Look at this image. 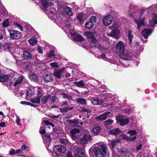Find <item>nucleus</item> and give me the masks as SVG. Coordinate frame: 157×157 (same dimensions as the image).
Wrapping results in <instances>:
<instances>
[{
  "label": "nucleus",
  "instance_id": "nucleus-8",
  "mask_svg": "<svg viewBox=\"0 0 157 157\" xmlns=\"http://www.w3.org/2000/svg\"><path fill=\"white\" fill-rule=\"evenodd\" d=\"M117 123L119 124L121 126H123L127 124L129 122V121L127 118L124 119L120 117H118L116 118Z\"/></svg>",
  "mask_w": 157,
  "mask_h": 157
},
{
  "label": "nucleus",
  "instance_id": "nucleus-34",
  "mask_svg": "<svg viewBox=\"0 0 157 157\" xmlns=\"http://www.w3.org/2000/svg\"><path fill=\"white\" fill-rule=\"evenodd\" d=\"M128 37L129 40V45H132V39L133 37V35L132 34V31L129 30L128 31Z\"/></svg>",
  "mask_w": 157,
  "mask_h": 157
},
{
  "label": "nucleus",
  "instance_id": "nucleus-27",
  "mask_svg": "<svg viewBox=\"0 0 157 157\" xmlns=\"http://www.w3.org/2000/svg\"><path fill=\"white\" fill-rule=\"evenodd\" d=\"M43 77L44 79V81L46 82H50L53 81V79L52 77L48 74H46L45 75H44Z\"/></svg>",
  "mask_w": 157,
  "mask_h": 157
},
{
  "label": "nucleus",
  "instance_id": "nucleus-40",
  "mask_svg": "<svg viewBox=\"0 0 157 157\" xmlns=\"http://www.w3.org/2000/svg\"><path fill=\"white\" fill-rule=\"evenodd\" d=\"M113 122V121L111 119H109L108 120L104 122V124L105 126L111 124Z\"/></svg>",
  "mask_w": 157,
  "mask_h": 157
},
{
  "label": "nucleus",
  "instance_id": "nucleus-62",
  "mask_svg": "<svg viewBox=\"0 0 157 157\" xmlns=\"http://www.w3.org/2000/svg\"><path fill=\"white\" fill-rule=\"evenodd\" d=\"M9 154L11 155H13L15 154V149H12V150L9 151Z\"/></svg>",
  "mask_w": 157,
  "mask_h": 157
},
{
  "label": "nucleus",
  "instance_id": "nucleus-42",
  "mask_svg": "<svg viewBox=\"0 0 157 157\" xmlns=\"http://www.w3.org/2000/svg\"><path fill=\"white\" fill-rule=\"evenodd\" d=\"M118 24L115 23H113L112 25L110 26L109 28L110 29H114L117 30V29L118 28Z\"/></svg>",
  "mask_w": 157,
  "mask_h": 157
},
{
  "label": "nucleus",
  "instance_id": "nucleus-20",
  "mask_svg": "<svg viewBox=\"0 0 157 157\" xmlns=\"http://www.w3.org/2000/svg\"><path fill=\"white\" fill-rule=\"evenodd\" d=\"M111 112L110 111H107L103 113L102 114L100 115L97 117V119L100 120H105L108 114H110Z\"/></svg>",
  "mask_w": 157,
  "mask_h": 157
},
{
  "label": "nucleus",
  "instance_id": "nucleus-25",
  "mask_svg": "<svg viewBox=\"0 0 157 157\" xmlns=\"http://www.w3.org/2000/svg\"><path fill=\"white\" fill-rule=\"evenodd\" d=\"M23 57L26 59L29 60L32 59V54L27 51H25L23 52Z\"/></svg>",
  "mask_w": 157,
  "mask_h": 157
},
{
  "label": "nucleus",
  "instance_id": "nucleus-50",
  "mask_svg": "<svg viewBox=\"0 0 157 157\" xmlns=\"http://www.w3.org/2000/svg\"><path fill=\"white\" fill-rule=\"evenodd\" d=\"M55 56V52L54 50L51 51L48 54V58L52 56Z\"/></svg>",
  "mask_w": 157,
  "mask_h": 157
},
{
  "label": "nucleus",
  "instance_id": "nucleus-54",
  "mask_svg": "<svg viewBox=\"0 0 157 157\" xmlns=\"http://www.w3.org/2000/svg\"><path fill=\"white\" fill-rule=\"evenodd\" d=\"M59 109L61 113H66L68 112V110L67 109L66 107L63 108H60Z\"/></svg>",
  "mask_w": 157,
  "mask_h": 157
},
{
  "label": "nucleus",
  "instance_id": "nucleus-22",
  "mask_svg": "<svg viewBox=\"0 0 157 157\" xmlns=\"http://www.w3.org/2000/svg\"><path fill=\"white\" fill-rule=\"evenodd\" d=\"M154 16H153V18L149 21V24L151 26H154L155 24H157V15L154 13Z\"/></svg>",
  "mask_w": 157,
  "mask_h": 157
},
{
  "label": "nucleus",
  "instance_id": "nucleus-7",
  "mask_svg": "<svg viewBox=\"0 0 157 157\" xmlns=\"http://www.w3.org/2000/svg\"><path fill=\"white\" fill-rule=\"evenodd\" d=\"M85 34L87 36L88 39L90 40V43L92 44H95V41H97L94 32L91 31L86 32Z\"/></svg>",
  "mask_w": 157,
  "mask_h": 157
},
{
  "label": "nucleus",
  "instance_id": "nucleus-53",
  "mask_svg": "<svg viewBox=\"0 0 157 157\" xmlns=\"http://www.w3.org/2000/svg\"><path fill=\"white\" fill-rule=\"evenodd\" d=\"M110 145L113 148H114L117 144V141L116 140H114L111 141V142Z\"/></svg>",
  "mask_w": 157,
  "mask_h": 157
},
{
  "label": "nucleus",
  "instance_id": "nucleus-18",
  "mask_svg": "<svg viewBox=\"0 0 157 157\" xmlns=\"http://www.w3.org/2000/svg\"><path fill=\"white\" fill-rule=\"evenodd\" d=\"M112 30L110 33H107V35L109 36L112 37L116 39L118 38V36L117 32L116 30L112 29Z\"/></svg>",
  "mask_w": 157,
  "mask_h": 157
},
{
  "label": "nucleus",
  "instance_id": "nucleus-59",
  "mask_svg": "<svg viewBox=\"0 0 157 157\" xmlns=\"http://www.w3.org/2000/svg\"><path fill=\"white\" fill-rule=\"evenodd\" d=\"M20 119L19 117H17V119L16 120V122L17 125L18 126H19L20 125Z\"/></svg>",
  "mask_w": 157,
  "mask_h": 157
},
{
  "label": "nucleus",
  "instance_id": "nucleus-63",
  "mask_svg": "<svg viewBox=\"0 0 157 157\" xmlns=\"http://www.w3.org/2000/svg\"><path fill=\"white\" fill-rule=\"evenodd\" d=\"M46 131L45 130V129L44 128H43L42 129V130L40 131V133L41 134H44L46 133Z\"/></svg>",
  "mask_w": 157,
  "mask_h": 157
},
{
  "label": "nucleus",
  "instance_id": "nucleus-24",
  "mask_svg": "<svg viewBox=\"0 0 157 157\" xmlns=\"http://www.w3.org/2000/svg\"><path fill=\"white\" fill-rule=\"evenodd\" d=\"M148 10L147 9H142L141 10L140 15V19H141V18H144V20L145 19V15L146 13H148Z\"/></svg>",
  "mask_w": 157,
  "mask_h": 157
},
{
  "label": "nucleus",
  "instance_id": "nucleus-38",
  "mask_svg": "<svg viewBox=\"0 0 157 157\" xmlns=\"http://www.w3.org/2000/svg\"><path fill=\"white\" fill-rule=\"evenodd\" d=\"M28 42L32 46H34V45H36L37 43L36 39V38L34 39H30L28 40Z\"/></svg>",
  "mask_w": 157,
  "mask_h": 157
},
{
  "label": "nucleus",
  "instance_id": "nucleus-44",
  "mask_svg": "<svg viewBox=\"0 0 157 157\" xmlns=\"http://www.w3.org/2000/svg\"><path fill=\"white\" fill-rule=\"evenodd\" d=\"M29 78L31 80H33L34 82H36L38 80V77L37 75L34 74H32L30 76Z\"/></svg>",
  "mask_w": 157,
  "mask_h": 157
},
{
  "label": "nucleus",
  "instance_id": "nucleus-6",
  "mask_svg": "<svg viewBox=\"0 0 157 157\" xmlns=\"http://www.w3.org/2000/svg\"><path fill=\"white\" fill-rule=\"evenodd\" d=\"M39 2L40 5V7L42 10L46 9L48 7L50 6H52L54 5V3L51 2H49L50 1H39Z\"/></svg>",
  "mask_w": 157,
  "mask_h": 157
},
{
  "label": "nucleus",
  "instance_id": "nucleus-14",
  "mask_svg": "<svg viewBox=\"0 0 157 157\" xmlns=\"http://www.w3.org/2000/svg\"><path fill=\"white\" fill-rule=\"evenodd\" d=\"M134 20L136 24L137 29L138 30L140 29L141 26L145 25V22L144 21V18H141V19H134Z\"/></svg>",
  "mask_w": 157,
  "mask_h": 157
},
{
  "label": "nucleus",
  "instance_id": "nucleus-33",
  "mask_svg": "<svg viewBox=\"0 0 157 157\" xmlns=\"http://www.w3.org/2000/svg\"><path fill=\"white\" fill-rule=\"evenodd\" d=\"M40 98L37 96L34 98H33L30 100L32 103L40 104Z\"/></svg>",
  "mask_w": 157,
  "mask_h": 157
},
{
  "label": "nucleus",
  "instance_id": "nucleus-32",
  "mask_svg": "<svg viewBox=\"0 0 157 157\" xmlns=\"http://www.w3.org/2000/svg\"><path fill=\"white\" fill-rule=\"evenodd\" d=\"M74 84L78 87L82 88H83L85 85V83L83 82V81L82 80H81L78 82H74Z\"/></svg>",
  "mask_w": 157,
  "mask_h": 157
},
{
  "label": "nucleus",
  "instance_id": "nucleus-15",
  "mask_svg": "<svg viewBox=\"0 0 157 157\" xmlns=\"http://www.w3.org/2000/svg\"><path fill=\"white\" fill-rule=\"evenodd\" d=\"M75 157H85V154L82 149L80 147L77 148L76 152L75 155Z\"/></svg>",
  "mask_w": 157,
  "mask_h": 157
},
{
  "label": "nucleus",
  "instance_id": "nucleus-31",
  "mask_svg": "<svg viewBox=\"0 0 157 157\" xmlns=\"http://www.w3.org/2000/svg\"><path fill=\"white\" fill-rule=\"evenodd\" d=\"M13 47V44L11 42H6L3 45V48L5 50L11 48Z\"/></svg>",
  "mask_w": 157,
  "mask_h": 157
},
{
  "label": "nucleus",
  "instance_id": "nucleus-52",
  "mask_svg": "<svg viewBox=\"0 0 157 157\" xmlns=\"http://www.w3.org/2000/svg\"><path fill=\"white\" fill-rule=\"evenodd\" d=\"M8 19H6L3 22V25L4 27H7L9 25Z\"/></svg>",
  "mask_w": 157,
  "mask_h": 157
},
{
  "label": "nucleus",
  "instance_id": "nucleus-49",
  "mask_svg": "<svg viewBox=\"0 0 157 157\" xmlns=\"http://www.w3.org/2000/svg\"><path fill=\"white\" fill-rule=\"evenodd\" d=\"M33 94V90L31 89H29L26 91V95L27 97L31 96Z\"/></svg>",
  "mask_w": 157,
  "mask_h": 157
},
{
  "label": "nucleus",
  "instance_id": "nucleus-29",
  "mask_svg": "<svg viewBox=\"0 0 157 157\" xmlns=\"http://www.w3.org/2000/svg\"><path fill=\"white\" fill-rule=\"evenodd\" d=\"M9 79L8 76L6 75H0V82H7Z\"/></svg>",
  "mask_w": 157,
  "mask_h": 157
},
{
  "label": "nucleus",
  "instance_id": "nucleus-48",
  "mask_svg": "<svg viewBox=\"0 0 157 157\" xmlns=\"http://www.w3.org/2000/svg\"><path fill=\"white\" fill-rule=\"evenodd\" d=\"M14 25L15 26L17 27L21 31H23V29L22 26L20 24H18L17 22H15L14 23Z\"/></svg>",
  "mask_w": 157,
  "mask_h": 157
},
{
  "label": "nucleus",
  "instance_id": "nucleus-26",
  "mask_svg": "<svg viewBox=\"0 0 157 157\" xmlns=\"http://www.w3.org/2000/svg\"><path fill=\"white\" fill-rule=\"evenodd\" d=\"M94 134L97 135L101 131V128L99 126L94 127L92 130Z\"/></svg>",
  "mask_w": 157,
  "mask_h": 157
},
{
  "label": "nucleus",
  "instance_id": "nucleus-56",
  "mask_svg": "<svg viewBox=\"0 0 157 157\" xmlns=\"http://www.w3.org/2000/svg\"><path fill=\"white\" fill-rule=\"evenodd\" d=\"M52 98H50L51 99V101L52 103H53L55 102V101L56 99H57V97L55 95H53L52 97Z\"/></svg>",
  "mask_w": 157,
  "mask_h": 157
},
{
  "label": "nucleus",
  "instance_id": "nucleus-17",
  "mask_svg": "<svg viewBox=\"0 0 157 157\" xmlns=\"http://www.w3.org/2000/svg\"><path fill=\"white\" fill-rule=\"evenodd\" d=\"M63 12L66 15L69 16H72L73 14L71 9L68 6H65Z\"/></svg>",
  "mask_w": 157,
  "mask_h": 157
},
{
  "label": "nucleus",
  "instance_id": "nucleus-37",
  "mask_svg": "<svg viewBox=\"0 0 157 157\" xmlns=\"http://www.w3.org/2000/svg\"><path fill=\"white\" fill-rule=\"evenodd\" d=\"M43 139L47 143L51 141V138L49 135L46 134L43 136Z\"/></svg>",
  "mask_w": 157,
  "mask_h": 157
},
{
  "label": "nucleus",
  "instance_id": "nucleus-43",
  "mask_svg": "<svg viewBox=\"0 0 157 157\" xmlns=\"http://www.w3.org/2000/svg\"><path fill=\"white\" fill-rule=\"evenodd\" d=\"M98 43L97 41H95V45L94 47L97 48H98L99 49L101 50H103L104 49H106V48H105V47L104 46H102L101 45V44H96V43Z\"/></svg>",
  "mask_w": 157,
  "mask_h": 157
},
{
  "label": "nucleus",
  "instance_id": "nucleus-19",
  "mask_svg": "<svg viewBox=\"0 0 157 157\" xmlns=\"http://www.w3.org/2000/svg\"><path fill=\"white\" fill-rule=\"evenodd\" d=\"M121 132V130L119 128H117L113 129L110 130L108 132V133L112 135L116 136V135Z\"/></svg>",
  "mask_w": 157,
  "mask_h": 157
},
{
  "label": "nucleus",
  "instance_id": "nucleus-10",
  "mask_svg": "<svg viewBox=\"0 0 157 157\" xmlns=\"http://www.w3.org/2000/svg\"><path fill=\"white\" fill-rule=\"evenodd\" d=\"M65 148L64 146H62L59 144L56 145L53 148V151L57 155L56 151H58L59 153H64L66 151Z\"/></svg>",
  "mask_w": 157,
  "mask_h": 157
},
{
  "label": "nucleus",
  "instance_id": "nucleus-23",
  "mask_svg": "<svg viewBox=\"0 0 157 157\" xmlns=\"http://www.w3.org/2000/svg\"><path fill=\"white\" fill-rule=\"evenodd\" d=\"M51 94H47L43 97L41 99V102L43 104H46L48 102V99L51 98Z\"/></svg>",
  "mask_w": 157,
  "mask_h": 157
},
{
  "label": "nucleus",
  "instance_id": "nucleus-57",
  "mask_svg": "<svg viewBox=\"0 0 157 157\" xmlns=\"http://www.w3.org/2000/svg\"><path fill=\"white\" fill-rule=\"evenodd\" d=\"M37 51L38 52L40 53L43 54V51L42 50V47L40 46H39L37 49Z\"/></svg>",
  "mask_w": 157,
  "mask_h": 157
},
{
  "label": "nucleus",
  "instance_id": "nucleus-46",
  "mask_svg": "<svg viewBox=\"0 0 157 157\" xmlns=\"http://www.w3.org/2000/svg\"><path fill=\"white\" fill-rule=\"evenodd\" d=\"M127 134H129L130 136H132L133 135H136L137 134V133L135 130H130L128 132Z\"/></svg>",
  "mask_w": 157,
  "mask_h": 157
},
{
  "label": "nucleus",
  "instance_id": "nucleus-4",
  "mask_svg": "<svg viewBox=\"0 0 157 157\" xmlns=\"http://www.w3.org/2000/svg\"><path fill=\"white\" fill-rule=\"evenodd\" d=\"M133 55L131 51H126L122 54L120 55L121 58L123 59L132 60L133 56Z\"/></svg>",
  "mask_w": 157,
  "mask_h": 157
},
{
  "label": "nucleus",
  "instance_id": "nucleus-64",
  "mask_svg": "<svg viewBox=\"0 0 157 157\" xmlns=\"http://www.w3.org/2000/svg\"><path fill=\"white\" fill-rule=\"evenodd\" d=\"M142 147V145L141 144H139L136 147V150L138 151L140 150Z\"/></svg>",
  "mask_w": 157,
  "mask_h": 157
},
{
  "label": "nucleus",
  "instance_id": "nucleus-21",
  "mask_svg": "<svg viewBox=\"0 0 157 157\" xmlns=\"http://www.w3.org/2000/svg\"><path fill=\"white\" fill-rule=\"evenodd\" d=\"M75 100L77 102L80 104L82 105H87L86 100L82 98H76Z\"/></svg>",
  "mask_w": 157,
  "mask_h": 157
},
{
  "label": "nucleus",
  "instance_id": "nucleus-39",
  "mask_svg": "<svg viewBox=\"0 0 157 157\" xmlns=\"http://www.w3.org/2000/svg\"><path fill=\"white\" fill-rule=\"evenodd\" d=\"M23 79V78L22 77H20L18 78L14 83L13 84L14 86L15 87L21 83L22 82Z\"/></svg>",
  "mask_w": 157,
  "mask_h": 157
},
{
  "label": "nucleus",
  "instance_id": "nucleus-47",
  "mask_svg": "<svg viewBox=\"0 0 157 157\" xmlns=\"http://www.w3.org/2000/svg\"><path fill=\"white\" fill-rule=\"evenodd\" d=\"M83 16V14L82 13H79L77 16V19L80 23H81Z\"/></svg>",
  "mask_w": 157,
  "mask_h": 157
},
{
  "label": "nucleus",
  "instance_id": "nucleus-58",
  "mask_svg": "<svg viewBox=\"0 0 157 157\" xmlns=\"http://www.w3.org/2000/svg\"><path fill=\"white\" fill-rule=\"evenodd\" d=\"M21 103L23 105H29L30 102L25 101H22L21 102Z\"/></svg>",
  "mask_w": 157,
  "mask_h": 157
},
{
  "label": "nucleus",
  "instance_id": "nucleus-9",
  "mask_svg": "<svg viewBox=\"0 0 157 157\" xmlns=\"http://www.w3.org/2000/svg\"><path fill=\"white\" fill-rule=\"evenodd\" d=\"M92 139L91 136L89 134H85L83 136V137L80 139L81 144H85L88 141H91Z\"/></svg>",
  "mask_w": 157,
  "mask_h": 157
},
{
  "label": "nucleus",
  "instance_id": "nucleus-13",
  "mask_svg": "<svg viewBox=\"0 0 157 157\" xmlns=\"http://www.w3.org/2000/svg\"><path fill=\"white\" fill-rule=\"evenodd\" d=\"M72 38L77 42H82L85 40L84 38L78 33H75L72 35Z\"/></svg>",
  "mask_w": 157,
  "mask_h": 157
},
{
  "label": "nucleus",
  "instance_id": "nucleus-36",
  "mask_svg": "<svg viewBox=\"0 0 157 157\" xmlns=\"http://www.w3.org/2000/svg\"><path fill=\"white\" fill-rule=\"evenodd\" d=\"M80 130L79 129L77 128H73L70 131V132L71 134V137H75V135L77 133H79Z\"/></svg>",
  "mask_w": 157,
  "mask_h": 157
},
{
  "label": "nucleus",
  "instance_id": "nucleus-61",
  "mask_svg": "<svg viewBox=\"0 0 157 157\" xmlns=\"http://www.w3.org/2000/svg\"><path fill=\"white\" fill-rule=\"evenodd\" d=\"M59 117V115H57L56 116L54 115H50L49 116V117H50L52 119L58 118V117Z\"/></svg>",
  "mask_w": 157,
  "mask_h": 157
},
{
  "label": "nucleus",
  "instance_id": "nucleus-5",
  "mask_svg": "<svg viewBox=\"0 0 157 157\" xmlns=\"http://www.w3.org/2000/svg\"><path fill=\"white\" fill-rule=\"evenodd\" d=\"M96 18L95 16H91L89 18V21L86 22L85 24V28L88 29L92 28L93 27L94 23L96 22Z\"/></svg>",
  "mask_w": 157,
  "mask_h": 157
},
{
  "label": "nucleus",
  "instance_id": "nucleus-60",
  "mask_svg": "<svg viewBox=\"0 0 157 157\" xmlns=\"http://www.w3.org/2000/svg\"><path fill=\"white\" fill-rule=\"evenodd\" d=\"M44 124L47 125H50L51 124V122H49L47 120H44Z\"/></svg>",
  "mask_w": 157,
  "mask_h": 157
},
{
  "label": "nucleus",
  "instance_id": "nucleus-35",
  "mask_svg": "<svg viewBox=\"0 0 157 157\" xmlns=\"http://www.w3.org/2000/svg\"><path fill=\"white\" fill-rule=\"evenodd\" d=\"M137 7L133 4H130L129 7V11L132 13H134L137 11Z\"/></svg>",
  "mask_w": 157,
  "mask_h": 157
},
{
  "label": "nucleus",
  "instance_id": "nucleus-51",
  "mask_svg": "<svg viewBox=\"0 0 157 157\" xmlns=\"http://www.w3.org/2000/svg\"><path fill=\"white\" fill-rule=\"evenodd\" d=\"M41 88L40 87H39L38 89L37 90V97H39V98H41L43 96V94H42V91L41 90Z\"/></svg>",
  "mask_w": 157,
  "mask_h": 157
},
{
  "label": "nucleus",
  "instance_id": "nucleus-12",
  "mask_svg": "<svg viewBox=\"0 0 157 157\" xmlns=\"http://www.w3.org/2000/svg\"><path fill=\"white\" fill-rule=\"evenodd\" d=\"M152 30L151 29L143 28L142 30V33L145 39H147L148 36L152 33Z\"/></svg>",
  "mask_w": 157,
  "mask_h": 157
},
{
  "label": "nucleus",
  "instance_id": "nucleus-55",
  "mask_svg": "<svg viewBox=\"0 0 157 157\" xmlns=\"http://www.w3.org/2000/svg\"><path fill=\"white\" fill-rule=\"evenodd\" d=\"M50 66L53 67H58L59 66L57 63L53 62L50 63Z\"/></svg>",
  "mask_w": 157,
  "mask_h": 157
},
{
  "label": "nucleus",
  "instance_id": "nucleus-41",
  "mask_svg": "<svg viewBox=\"0 0 157 157\" xmlns=\"http://www.w3.org/2000/svg\"><path fill=\"white\" fill-rule=\"evenodd\" d=\"M67 121L70 123H73V125L74 126H76V125L79 123L78 120L77 119H73V120H67Z\"/></svg>",
  "mask_w": 157,
  "mask_h": 157
},
{
  "label": "nucleus",
  "instance_id": "nucleus-11",
  "mask_svg": "<svg viewBox=\"0 0 157 157\" xmlns=\"http://www.w3.org/2000/svg\"><path fill=\"white\" fill-rule=\"evenodd\" d=\"M103 24L106 26H108L111 24L113 22L112 16L109 15L103 17Z\"/></svg>",
  "mask_w": 157,
  "mask_h": 157
},
{
  "label": "nucleus",
  "instance_id": "nucleus-16",
  "mask_svg": "<svg viewBox=\"0 0 157 157\" xmlns=\"http://www.w3.org/2000/svg\"><path fill=\"white\" fill-rule=\"evenodd\" d=\"M63 70L62 69H55L53 73V75L57 78L60 79L61 77V75L63 73Z\"/></svg>",
  "mask_w": 157,
  "mask_h": 157
},
{
  "label": "nucleus",
  "instance_id": "nucleus-2",
  "mask_svg": "<svg viewBox=\"0 0 157 157\" xmlns=\"http://www.w3.org/2000/svg\"><path fill=\"white\" fill-rule=\"evenodd\" d=\"M10 37L12 39L17 40L22 36L21 33L16 30L10 29L9 30Z\"/></svg>",
  "mask_w": 157,
  "mask_h": 157
},
{
  "label": "nucleus",
  "instance_id": "nucleus-3",
  "mask_svg": "<svg viewBox=\"0 0 157 157\" xmlns=\"http://www.w3.org/2000/svg\"><path fill=\"white\" fill-rule=\"evenodd\" d=\"M125 47L123 42L120 41L116 44V52L120 54L121 55L124 52Z\"/></svg>",
  "mask_w": 157,
  "mask_h": 157
},
{
  "label": "nucleus",
  "instance_id": "nucleus-28",
  "mask_svg": "<svg viewBox=\"0 0 157 157\" xmlns=\"http://www.w3.org/2000/svg\"><path fill=\"white\" fill-rule=\"evenodd\" d=\"M122 138L123 139L129 140L130 141H132L136 139V137L135 136L132 137H129L127 135L125 134H123L122 136Z\"/></svg>",
  "mask_w": 157,
  "mask_h": 157
},
{
  "label": "nucleus",
  "instance_id": "nucleus-30",
  "mask_svg": "<svg viewBox=\"0 0 157 157\" xmlns=\"http://www.w3.org/2000/svg\"><path fill=\"white\" fill-rule=\"evenodd\" d=\"M92 102L94 105H100L102 103L101 100L94 98H92Z\"/></svg>",
  "mask_w": 157,
  "mask_h": 157
},
{
  "label": "nucleus",
  "instance_id": "nucleus-45",
  "mask_svg": "<svg viewBox=\"0 0 157 157\" xmlns=\"http://www.w3.org/2000/svg\"><path fill=\"white\" fill-rule=\"evenodd\" d=\"M56 3H57V6L59 8L61 9L63 7L64 4L63 1H56Z\"/></svg>",
  "mask_w": 157,
  "mask_h": 157
},
{
  "label": "nucleus",
  "instance_id": "nucleus-1",
  "mask_svg": "<svg viewBox=\"0 0 157 157\" xmlns=\"http://www.w3.org/2000/svg\"><path fill=\"white\" fill-rule=\"evenodd\" d=\"M107 147L104 145H101L100 147H95L94 150L95 157H105Z\"/></svg>",
  "mask_w": 157,
  "mask_h": 157
}]
</instances>
